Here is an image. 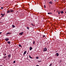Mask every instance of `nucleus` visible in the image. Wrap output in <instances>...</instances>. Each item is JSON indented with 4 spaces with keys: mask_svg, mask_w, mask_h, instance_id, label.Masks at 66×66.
I'll return each instance as SVG.
<instances>
[{
    "mask_svg": "<svg viewBox=\"0 0 66 66\" xmlns=\"http://www.w3.org/2000/svg\"><path fill=\"white\" fill-rule=\"evenodd\" d=\"M43 50V51H44V52H45V51H47V48H44Z\"/></svg>",
    "mask_w": 66,
    "mask_h": 66,
    "instance_id": "nucleus-1",
    "label": "nucleus"
},
{
    "mask_svg": "<svg viewBox=\"0 0 66 66\" xmlns=\"http://www.w3.org/2000/svg\"><path fill=\"white\" fill-rule=\"evenodd\" d=\"M5 40L6 41V42H7V41H8V40H9V39L8 38H5Z\"/></svg>",
    "mask_w": 66,
    "mask_h": 66,
    "instance_id": "nucleus-2",
    "label": "nucleus"
},
{
    "mask_svg": "<svg viewBox=\"0 0 66 66\" xmlns=\"http://www.w3.org/2000/svg\"><path fill=\"white\" fill-rule=\"evenodd\" d=\"M56 56H58L59 55V53H56V55H55Z\"/></svg>",
    "mask_w": 66,
    "mask_h": 66,
    "instance_id": "nucleus-3",
    "label": "nucleus"
},
{
    "mask_svg": "<svg viewBox=\"0 0 66 66\" xmlns=\"http://www.w3.org/2000/svg\"><path fill=\"white\" fill-rule=\"evenodd\" d=\"M26 53H27V51H25L24 52V53H23V55H25L26 54Z\"/></svg>",
    "mask_w": 66,
    "mask_h": 66,
    "instance_id": "nucleus-4",
    "label": "nucleus"
},
{
    "mask_svg": "<svg viewBox=\"0 0 66 66\" xmlns=\"http://www.w3.org/2000/svg\"><path fill=\"white\" fill-rule=\"evenodd\" d=\"M8 57L9 58H10L11 57V55L10 54L9 55H8Z\"/></svg>",
    "mask_w": 66,
    "mask_h": 66,
    "instance_id": "nucleus-5",
    "label": "nucleus"
},
{
    "mask_svg": "<svg viewBox=\"0 0 66 66\" xmlns=\"http://www.w3.org/2000/svg\"><path fill=\"white\" fill-rule=\"evenodd\" d=\"M23 33V32H21L19 34V35H22Z\"/></svg>",
    "mask_w": 66,
    "mask_h": 66,
    "instance_id": "nucleus-6",
    "label": "nucleus"
},
{
    "mask_svg": "<svg viewBox=\"0 0 66 66\" xmlns=\"http://www.w3.org/2000/svg\"><path fill=\"white\" fill-rule=\"evenodd\" d=\"M10 12L11 13H12L13 12H14V11L13 10H10Z\"/></svg>",
    "mask_w": 66,
    "mask_h": 66,
    "instance_id": "nucleus-7",
    "label": "nucleus"
},
{
    "mask_svg": "<svg viewBox=\"0 0 66 66\" xmlns=\"http://www.w3.org/2000/svg\"><path fill=\"white\" fill-rule=\"evenodd\" d=\"M32 49H33V48L31 47H30L29 48L30 50H31Z\"/></svg>",
    "mask_w": 66,
    "mask_h": 66,
    "instance_id": "nucleus-8",
    "label": "nucleus"
},
{
    "mask_svg": "<svg viewBox=\"0 0 66 66\" xmlns=\"http://www.w3.org/2000/svg\"><path fill=\"white\" fill-rule=\"evenodd\" d=\"M8 34H11V33L10 32H7V33L6 35H8Z\"/></svg>",
    "mask_w": 66,
    "mask_h": 66,
    "instance_id": "nucleus-9",
    "label": "nucleus"
},
{
    "mask_svg": "<svg viewBox=\"0 0 66 66\" xmlns=\"http://www.w3.org/2000/svg\"><path fill=\"white\" fill-rule=\"evenodd\" d=\"M49 3H50V4H52V3H53L52 1L50 2H49Z\"/></svg>",
    "mask_w": 66,
    "mask_h": 66,
    "instance_id": "nucleus-10",
    "label": "nucleus"
},
{
    "mask_svg": "<svg viewBox=\"0 0 66 66\" xmlns=\"http://www.w3.org/2000/svg\"><path fill=\"white\" fill-rule=\"evenodd\" d=\"M7 44H11V42H7Z\"/></svg>",
    "mask_w": 66,
    "mask_h": 66,
    "instance_id": "nucleus-11",
    "label": "nucleus"
},
{
    "mask_svg": "<svg viewBox=\"0 0 66 66\" xmlns=\"http://www.w3.org/2000/svg\"><path fill=\"white\" fill-rule=\"evenodd\" d=\"M61 14H63L64 13V12L63 11H61L60 12Z\"/></svg>",
    "mask_w": 66,
    "mask_h": 66,
    "instance_id": "nucleus-12",
    "label": "nucleus"
},
{
    "mask_svg": "<svg viewBox=\"0 0 66 66\" xmlns=\"http://www.w3.org/2000/svg\"><path fill=\"white\" fill-rule=\"evenodd\" d=\"M3 55L4 56V55H6V53H4L3 54Z\"/></svg>",
    "mask_w": 66,
    "mask_h": 66,
    "instance_id": "nucleus-13",
    "label": "nucleus"
},
{
    "mask_svg": "<svg viewBox=\"0 0 66 66\" xmlns=\"http://www.w3.org/2000/svg\"><path fill=\"white\" fill-rule=\"evenodd\" d=\"M33 44L34 45V44H35V41L34 40H33Z\"/></svg>",
    "mask_w": 66,
    "mask_h": 66,
    "instance_id": "nucleus-14",
    "label": "nucleus"
},
{
    "mask_svg": "<svg viewBox=\"0 0 66 66\" xmlns=\"http://www.w3.org/2000/svg\"><path fill=\"white\" fill-rule=\"evenodd\" d=\"M10 12V10H8L7 11V13H9Z\"/></svg>",
    "mask_w": 66,
    "mask_h": 66,
    "instance_id": "nucleus-15",
    "label": "nucleus"
},
{
    "mask_svg": "<svg viewBox=\"0 0 66 66\" xmlns=\"http://www.w3.org/2000/svg\"><path fill=\"white\" fill-rule=\"evenodd\" d=\"M29 57H30V59H32V57H31V56H30V55H29Z\"/></svg>",
    "mask_w": 66,
    "mask_h": 66,
    "instance_id": "nucleus-16",
    "label": "nucleus"
},
{
    "mask_svg": "<svg viewBox=\"0 0 66 66\" xmlns=\"http://www.w3.org/2000/svg\"><path fill=\"white\" fill-rule=\"evenodd\" d=\"M12 27L13 28H14L15 27V26H14V25H12Z\"/></svg>",
    "mask_w": 66,
    "mask_h": 66,
    "instance_id": "nucleus-17",
    "label": "nucleus"
},
{
    "mask_svg": "<svg viewBox=\"0 0 66 66\" xmlns=\"http://www.w3.org/2000/svg\"><path fill=\"white\" fill-rule=\"evenodd\" d=\"M19 47H21V45L20 44H19Z\"/></svg>",
    "mask_w": 66,
    "mask_h": 66,
    "instance_id": "nucleus-18",
    "label": "nucleus"
},
{
    "mask_svg": "<svg viewBox=\"0 0 66 66\" xmlns=\"http://www.w3.org/2000/svg\"><path fill=\"white\" fill-rule=\"evenodd\" d=\"M27 29L28 30H29V28L28 27H27Z\"/></svg>",
    "mask_w": 66,
    "mask_h": 66,
    "instance_id": "nucleus-19",
    "label": "nucleus"
},
{
    "mask_svg": "<svg viewBox=\"0 0 66 66\" xmlns=\"http://www.w3.org/2000/svg\"><path fill=\"white\" fill-rule=\"evenodd\" d=\"M4 16V14H3L2 15V16L1 17H3Z\"/></svg>",
    "mask_w": 66,
    "mask_h": 66,
    "instance_id": "nucleus-20",
    "label": "nucleus"
},
{
    "mask_svg": "<svg viewBox=\"0 0 66 66\" xmlns=\"http://www.w3.org/2000/svg\"><path fill=\"white\" fill-rule=\"evenodd\" d=\"M6 56L3 57L4 58H6Z\"/></svg>",
    "mask_w": 66,
    "mask_h": 66,
    "instance_id": "nucleus-21",
    "label": "nucleus"
},
{
    "mask_svg": "<svg viewBox=\"0 0 66 66\" xmlns=\"http://www.w3.org/2000/svg\"><path fill=\"white\" fill-rule=\"evenodd\" d=\"M39 57H36V59H38Z\"/></svg>",
    "mask_w": 66,
    "mask_h": 66,
    "instance_id": "nucleus-22",
    "label": "nucleus"
},
{
    "mask_svg": "<svg viewBox=\"0 0 66 66\" xmlns=\"http://www.w3.org/2000/svg\"><path fill=\"white\" fill-rule=\"evenodd\" d=\"M52 14V13H48V14Z\"/></svg>",
    "mask_w": 66,
    "mask_h": 66,
    "instance_id": "nucleus-23",
    "label": "nucleus"
},
{
    "mask_svg": "<svg viewBox=\"0 0 66 66\" xmlns=\"http://www.w3.org/2000/svg\"><path fill=\"white\" fill-rule=\"evenodd\" d=\"M16 63V62L15 61H14L13 62V63Z\"/></svg>",
    "mask_w": 66,
    "mask_h": 66,
    "instance_id": "nucleus-24",
    "label": "nucleus"
},
{
    "mask_svg": "<svg viewBox=\"0 0 66 66\" xmlns=\"http://www.w3.org/2000/svg\"><path fill=\"white\" fill-rule=\"evenodd\" d=\"M42 61H38V62H41Z\"/></svg>",
    "mask_w": 66,
    "mask_h": 66,
    "instance_id": "nucleus-25",
    "label": "nucleus"
},
{
    "mask_svg": "<svg viewBox=\"0 0 66 66\" xmlns=\"http://www.w3.org/2000/svg\"><path fill=\"white\" fill-rule=\"evenodd\" d=\"M52 66V64H51L49 66Z\"/></svg>",
    "mask_w": 66,
    "mask_h": 66,
    "instance_id": "nucleus-26",
    "label": "nucleus"
},
{
    "mask_svg": "<svg viewBox=\"0 0 66 66\" xmlns=\"http://www.w3.org/2000/svg\"><path fill=\"white\" fill-rule=\"evenodd\" d=\"M46 36L45 35H44L43 36V37H45Z\"/></svg>",
    "mask_w": 66,
    "mask_h": 66,
    "instance_id": "nucleus-27",
    "label": "nucleus"
},
{
    "mask_svg": "<svg viewBox=\"0 0 66 66\" xmlns=\"http://www.w3.org/2000/svg\"><path fill=\"white\" fill-rule=\"evenodd\" d=\"M31 25H32V26H34V24H33L32 23L31 24Z\"/></svg>",
    "mask_w": 66,
    "mask_h": 66,
    "instance_id": "nucleus-28",
    "label": "nucleus"
},
{
    "mask_svg": "<svg viewBox=\"0 0 66 66\" xmlns=\"http://www.w3.org/2000/svg\"><path fill=\"white\" fill-rule=\"evenodd\" d=\"M3 9V7H1V9Z\"/></svg>",
    "mask_w": 66,
    "mask_h": 66,
    "instance_id": "nucleus-29",
    "label": "nucleus"
},
{
    "mask_svg": "<svg viewBox=\"0 0 66 66\" xmlns=\"http://www.w3.org/2000/svg\"><path fill=\"white\" fill-rule=\"evenodd\" d=\"M44 7H45V8H46V6H45V5H44Z\"/></svg>",
    "mask_w": 66,
    "mask_h": 66,
    "instance_id": "nucleus-30",
    "label": "nucleus"
},
{
    "mask_svg": "<svg viewBox=\"0 0 66 66\" xmlns=\"http://www.w3.org/2000/svg\"><path fill=\"white\" fill-rule=\"evenodd\" d=\"M58 14H59V15H60V12H59V13H58Z\"/></svg>",
    "mask_w": 66,
    "mask_h": 66,
    "instance_id": "nucleus-31",
    "label": "nucleus"
},
{
    "mask_svg": "<svg viewBox=\"0 0 66 66\" xmlns=\"http://www.w3.org/2000/svg\"><path fill=\"white\" fill-rule=\"evenodd\" d=\"M1 15H3V14H2V13H1Z\"/></svg>",
    "mask_w": 66,
    "mask_h": 66,
    "instance_id": "nucleus-32",
    "label": "nucleus"
},
{
    "mask_svg": "<svg viewBox=\"0 0 66 66\" xmlns=\"http://www.w3.org/2000/svg\"><path fill=\"white\" fill-rule=\"evenodd\" d=\"M36 66H39V65H37Z\"/></svg>",
    "mask_w": 66,
    "mask_h": 66,
    "instance_id": "nucleus-33",
    "label": "nucleus"
},
{
    "mask_svg": "<svg viewBox=\"0 0 66 66\" xmlns=\"http://www.w3.org/2000/svg\"><path fill=\"white\" fill-rule=\"evenodd\" d=\"M1 33H2V32H0V34H1Z\"/></svg>",
    "mask_w": 66,
    "mask_h": 66,
    "instance_id": "nucleus-34",
    "label": "nucleus"
},
{
    "mask_svg": "<svg viewBox=\"0 0 66 66\" xmlns=\"http://www.w3.org/2000/svg\"><path fill=\"white\" fill-rule=\"evenodd\" d=\"M0 66H2V65H0Z\"/></svg>",
    "mask_w": 66,
    "mask_h": 66,
    "instance_id": "nucleus-35",
    "label": "nucleus"
},
{
    "mask_svg": "<svg viewBox=\"0 0 66 66\" xmlns=\"http://www.w3.org/2000/svg\"><path fill=\"white\" fill-rule=\"evenodd\" d=\"M65 13H66V11L65 12Z\"/></svg>",
    "mask_w": 66,
    "mask_h": 66,
    "instance_id": "nucleus-36",
    "label": "nucleus"
},
{
    "mask_svg": "<svg viewBox=\"0 0 66 66\" xmlns=\"http://www.w3.org/2000/svg\"><path fill=\"white\" fill-rule=\"evenodd\" d=\"M0 3H1V2H0Z\"/></svg>",
    "mask_w": 66,
    "mask_h": 66,
    "instance_id": "nucleus-37",
    "label": "nucleus"
},
{
    "mask_svg": "<svg viewBox=\"0 0 66 66\" xmlns=\"http://www.w3.org/2000/svg\"><path fill=\"white\" fill-rule=\"evenodd\" d=\"M54 12H55V10L54 11Z\"/></svg>",
    "mask_w": 66,
    "mask_h": 66,
    "instance_id": "nucleus-38",
    "label": "nucleus"
}]
</instances>
